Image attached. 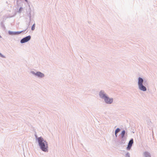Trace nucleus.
<instances>
[{
	"mask_svg": "<svg viewBox=\"0 0 157 157\" xmlns=\"http://www.w3.org/2000/svg\"><path fill=\"white\" fill-rule=\"evenodd\" d=\"M39 145L41 149L44 151H46L48 150V144L42 138L39 137L38 138Z\"/></svg>",
	"mask_w": 157,
	"mask_h": 157,
	"instance_id": "f257e3e1",
	"label": "nucleus"
},
{
	"mask_svg": "<svg viewBox=\"0 0 157 157\" xmlns=\"http://www.w3.org/2000/svg\"><path fill=\"white\" fill-rule=\"evenodd\" d=\"M99 95L101 98L104 99L105 102L107 104H111L113 102V99L109 98V97L106 96L102 92H101L100 93Z\"/></svg>",
	"mask_w": 157,
	"mask_h": 157,
	"instance_id": "f03ea898",
	"label": "nucleus"
},
{
	"mask_svg": "<svg viewBox=\"0 0 157 157\" xmlns=\"http://www.w3.org/2000/svg\"><path fill=\"white\" fill-rule=\"evenodd\" d=\"M31 38V36H27L23 39H22L21 41V42L22 43H24L27 42Z\"/></svg>",
	"mask_w": 157,
	"mask_h": 157,
	"instance_id": "7ed1b4c3",
	"label": "nucleus"
},
{
	"mask_svg": "<svg viewBox=\"0 0 157 157\" xmlns=\"http://www.w3.org/2000/svg\"><path fill=\"white\" fill-rule=\"evenodd\" d=\"M133 143V140L132 139L131 140L129 141L128 144V147H127V149L128 150H129L131 147L132 146V145Z\"/></svg>",
	"mask_w": 157,
	"mask_h": 157,
	"instance_id": "20e7f679",
	"label": "nucleus"
},
{
	"mask_svg": "<svg viewBox=\"0 0 157 157\" xmlns=\"http://www.w3.org/2000/svg\"><path fill=\"white\" fill-rule=\"evenodd\" d=\"M143 79L141 78H138V86H139L140 85H143Z\"/></svg>",
	"mask_w": 157,
	"mask_h": 157,
	"instance_id": "39448f33",
	"label": "nucleus"
},
{
	"mask_svg": "<svg viewBox=\"0 0 157 157\" xmlns=\"http://www.w3.org/2000/svg\"><path fill=\"white\" fill-rule=\"evenodd\" d=\"M139 88L141 90L143 91H145L146 90V88L143 85L139 86Z\"/></svg>",
	"mask_w": 157,
	"mask_h": 157,
	"instance_id": "423d86ee",
	"label": "nucleus"
},
{
	"mask_svg": "<svg viewBox=\"0 0 157 157\" xmlns=\"http://www.w3.org/2000/svg\"><path fill=\"white\" fill-rule=\"evenodd\" d=\"M35 75L40 77H42L44 76V75L43 73L39 72H36L35 74Z\"/></svg>",
	"mask_w": 157,
	"mask_h": 157,
	"instance_id": "0eeeda50",
	"label": "nucleus"
},
{
	"mask_svg": "<svg viewBox=\"0 0 157 157\" xmlns=\"http://www.w3.org/2000/svg\"><path fill=\"white\" fill-rule=\"evenodd\" d=\"M120 131V129L119 128H117L115 131V135L116 137L117 136V134Z\"/></svg>",
	"mask_w": 157,
	"mask_h": 157,
	"instance_id": "6e6552de",
	"label": "nucleus"
},
{
	"mask_svg": "<svg viewBox=\"0 0 157 157\" xmlns=\"http://www.w3.org/2000/svg\"><path fill=\"white\" fill-rule=\"evenodd\" d=\"M9 34L11 35H15V32H13L9 31Z\"/></svg>",
	"mask_w": 157,
	"mask_h": 157,
	"instance_id": "1a4fd4ad",
	"label": "nucleus"
},
{
	"mask_svg": "<svg viewBox=\"0 0 157 157\" xmlns=\"http://www.w3.org/2000/svg\"><path fill=\"white\" fill-rule=\"evenodd\" d=\"M125 133V132L124 131H122L121 133V135L122 136V138H123L124 136V135Z\"/></svg>",
	"mask_w": 157,
	"mask_h": 157,
	"instance_id": "9d476101",
	"label": "nucleus"
},
{
	"mask_svg": "<svg viewBox=\"0 0 157 157\" xmlns=\"http://www.w3.org/2000/svg\"><path fill=\"white\" fill-rule=\"evenodd\" d=\"M35 29V24H34L32 27L31 29L32 30H34Z\"/></svg>",
	"mask_w": 157,
	"mask_h": 157,
	"instance_id": "9b49d317",
	"label": "nucleus"
},
{
	"mask_svg": "<svg viewBox=\"0 0 157 157\" xmlns=\"http://www.w3.org/2000/svg\"><path fill=\"white\" fill-rule=\"evenodd\" d=\"M21 32H15V35H17L21 33Z\"/></svg>",
	"mask_w": 157,
	"mask_h": 157,
	"instance_id": "f8f14e48",
	"label": "nucleus"
},
{
	"mask_svg": "<svg viewBox=\"0 0 157 157\" xmlns=\"http://www.w3.org/2000/svg\"><path fill=\"white\" fill-rule=\"evenodd\" d=\"M147 152H145V154H147Z\"/></svg>",
	"mask_w": 157,
	"mask_h": 157,
	"instance_id": "ddd939ff",
	"label": "nucleus"
},
{
	"mask_svg": "<svg viewBox=\"0 0 157 157\" xmlns=\"http://www.w3.org/2000/svg\"><path fill=\"white\" fill-rule=\"evenodd\" d=\"M21 9H22L21 8H20V10Z\"/></svg>",
	"mask_w": 157,
	"mask_h": 157,
	"instance_id": "4468645a",
	"label": "nucleus"
}]
</instances>
